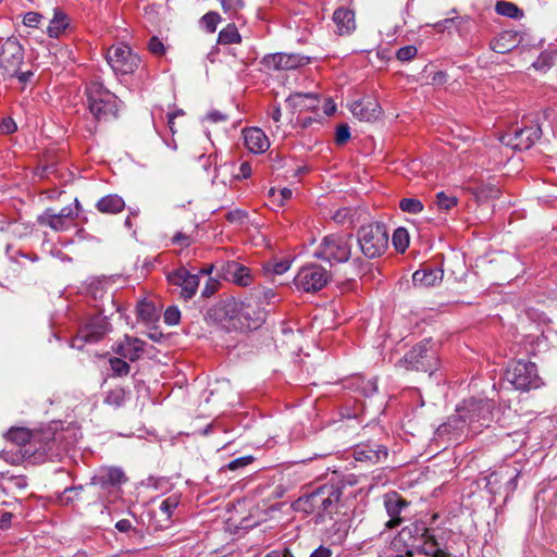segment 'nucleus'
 Listing matches in <instances>:
<instances>
[{
    "mask_svg": "<svg viewBox=\"0 0 557 557\" xmlns=\"http://www.w3.org/2000/svg\"><path fill=\"white\" fill-rule=\"evenodd\" d=\"M492 405L485 400L471 401L469 408L458 409V419L472 424L478 422L480 426H487L491 421Z\"/></svg>",
    "mask_w": 557,
    "mask_h": 557,
    "instance_id": "nucleus-15",
    "label": "nucleus"
},
{
    "mask_svg": "<svg viewBox=\"0 0 557 557\" xmlns=\"http://www.w3.org/2000/svg\"><path fill=\"white\" fill-rule=\"evenodd\" d=\"M178 500L175 496H170L162 500L160 505V511L163 513L168 519L171 518L172 512L177 507Z\"/></svg>",
    "mask_w": 557,
    "mask_h": 557,
    "instance_id": "nucleus-40",
    "label": "nucleus"
},
{
    "mask_svg": "<svg viewBox=\"0 0 557 557\" xmlns=\"http://www.w3.org/2000/svg\"><path fill=\"white\" fill-rule=\"evenodd\" d=\"M16 124L11 117L3 119L0 123V131L3 134H12L16 131Z\"/></svg>",
    "mask_w": 557,
    "mask_h": 557,
    "instance_id": "nucleus-51",
    "label": "nucleus"
},
{
    "mask_svg": "<svg viewBox=\"0 0 557 557\" xmlns=\"http://www.w3.org/2000/svg\"><path fill=\"white\" fill-rule=\"evenodd\" d=\"M24 59L23 48L15 38H8L0 51V66L9 76H15Z\"/></svg>",
    "mask_w": 557,
    "mask_h": 557,
    "instance_id": "nucleus-11",
    "label": "nucleus"
},
{
    "mask_svg": "<svg viewBox=\"0 0 557 557\" xmlns=\"http://www.w3.org/2000/svg\"><path fill=\"white\" fill-rule=\"evenodd\" d=\"M332 550L325 546H320L317 549H314L310 557H331Z\"/></svg>",
    "mask_w": 557,
    "mask_h": 557,
    "instance_id": "nucleus-55",
    "label": "nucleus"
},
{
    "mask_svg": "<svg viewBox=\"0 0 557 557\" xmlns=\"http://www.w3.org/2000/svg\"><path fill=\"white\" fill-rule=\"evenodd\" d=\"M309 62V58L296 53H272L262 59V64L267 70L289 71L296 70Z\"/></svg>",
    "mask_w": 557,
    "mask_h": 557,
    "instance_id": "nucleus-12",
    "label": "nucleus"
},
{
    "mask_svg": "<svg viewBox=\"0 0 557 557\" xmlns=\"http://www.w3.org/2000/svg\"><path fill=\"white\" fill-rule=\"evenodd\" d=\"M289 268H290V261L288 259H283V260H280V261H276V262L270 264L268 269H271V271L274 274L281 275V274L285 273L287 270H289Z\"/></svg>",
    "mask_w": 557,
    "mask_h": 557,
    "instance_id": "nucleus-47",
    "label": "nucleus"
},
{
    "mask_svg": "<svg viewBox=\"0 0 557 557\" xmlns=\"http://www.w3.org/2000/svg\"><path fill=\"white\" fill-rule=\"evenodd\" d=\"M78 205L76 199L74 207H63L59 212H55L53 209H47L38 216V222L55 232H64L74 225V221L78 215Z\"/></svg>",
    "mask_w": 557,
    "mask_h": 557,
    "instance_id": "nucleus-10",
    "label": "nucleus"
},
{
    "mask_svg": "<svg viewBox=\"0 0 557 557\" xmlns=\"http://www.w3.org/2000/svg\"><path fill=\"white\" fill-rule=\"evenodd\" d=\"M384 505L389 516V520L386 522V528H395L400 524L401 519L399 518L403 509L408 505L405 499L400 496L393 494L385 497Z\"/></svg>",
    "mask_w": 557,
    "mask_h": 557,
    "instance_id": "nucleus-23",
    "label": "nucleus"
},
{
    "mask_svg": "<svg viewBox=\"0 0 557 557\" xmlns=\"http://www.w3.org/2000/svg\"><path fill=\"white\" fill-rule=\"evenodd\" d=\"M104 401L109 405L121 406L124 401V391L114 389L107 394Z\"/></svg>",
    "mask_w": 557,
    "mask_h": 557,
    "instance_id": "nucleus-44",
    "label": "nucleus"
},
{
    "mask_svg": "<svg viewBox=\"0 0 557 557\" xmlns=\"http://www.w3.org/2000/svg\"><path fill=\"white\" fill-rule=\"evenodd\" d=\"M251 175V166L248 162H243L239 166V173L236 175L238 178H248Z\"/></svg>",
    "mask_w": 557,
    "mask_h": 557,
    "instance_id": "nucleus-54",
    "label": "nucleus"
},
{
    "mask_svg": "<svg viewBox=\"0 0 557 557\" xmlns=\"http://www.w3.org/2000/svg\"><path fill=\"white\" fill-rule=\"evenodd\" d=\"M136 311L138 318L144 321H151L154 317V306L145 300L138 302Z\"/></svg>",
    "mask_w": 557,
    "mask_h": 557,
    "instance_id": "nucleus-38",
    "label": "nucleus"
},
{
    "mask_svg": "<svg viewBox=\"0 0 557 557\" xmlns=\"http://www.w3.org/2000/svg\"><path fill=\"white\" fill-rule=\"evenodd\" d=\"M207 119L216 123V122L225 121L226 116L218 111H213L207 115Z\"/></svg>",
    "mask_w": 557,
    "mask_h": 557,
    "instance_id": "nucleus-58",
    "label": "nucleus"
},
{
    "mask_svg": "<svg viewBox=\"0 0 557 557\" xmlns=\"http://www.w3.org/2000/svg\"><path fill=\"white\" fill-rule=\"evenodd\" d=\"M361 252L369 259L381 257L388 247V233L381 223L363 225L357 233Z\"/></svg>",
    "mask_w": 557,
    "mask_h": 557,
    "instance_id": "nucleus-2",
    "label": "nucleus"
},
{
    "mask_svg": "<svg viewBox=\"0 0 557 557\" xmlns=\"http://www.w3.org/2000/svg\"><path fill=\"white\" fill-rule=\"evenodd\" d=\"M166 117H168L169 128L174 134L175 133V131H174V119L176 117V113H168Z\"/></svg>",
    "mask_w": 557,
    "mask_h": 557,
    "instance_id": "nucleus-61",
    "label": "nucleus"
},
{
    "mask_svg": "<svg viewBox=\"0 0 557 557\" xmlns=\"http://www.w3.org/2000/svg\"><path fill=\"white\" fill-rule=\"evenodd\" d=\"M265 557H293L290 552L288 549H282V550H273L269 553Z\"/></svg>",
    "mask_w": 557,
    "mask_h": 557,
    "instance_id": "nucleus-59",
    "label": "nucleus"
},
{
    "mask_svg": "<svg viewBox=\"0 0 557 557\" xmlns=\"http://www.w3.org/2000/svg\"><path fill=\"white\" fill-rule=\"evenodd\" d=\"M350 138V129L347 124H342L337 126L335 133V143L337 145H344Z\"/></svg>",
    "mask_w": 557,
    "mask_h": 557,
    "instance_id": "nucleus-42",
    "label": "nucleus"
},
{
    "mask_svg": "<svg viewBox=\"0 0 557 557\" xmlns=\"http://www.w3.org/2000/svg\"><path fill=\"white\" fill-rule=\"evenodd\" d=\"M69 26V17L59 9L54 10L52 20L50 21L47 32L50 37H59Z\"/></svg>",
    "mask_w": 557,
    "mask_h": 557,
    "instance_id": "nucleus-31",
    "label": "nucleus"
},
{
    "mask_svg": "<svg viewBox=\"0 0 557 557\" xmlns=\"http://www.w3.org/2000/svg\"><path fill=\"white\" fill-rule=\"evenodd\" d=\"M341 498V491L333 486L322 487L307 496L305 504H308L312 511H317V516L324 520L326 516L335 512Z\"/></svg>",
    "mask_w": 557,
    "mask_h": 557,
    "instance_id": "nucleus-7",
    "label": "nucleus"
},
{
    "mask_svg": "<svg viewBox=\"0 0 557 557\" xmlns=\"http://www.w3.org/2000/svg\"><path fill=\"white\" fill-rule=\"evenodd\" d=\"M495 10L499 15L511 18H519L523 15L522 11L515 3L507 1H498Z\"/></svg>",
    "mask_w": 557,
    "mask_h": 557,
    "instance_id": "nucleus-34",
    "label": "nucleus"
},
{
    "mask_svg": "<svg viewBox=\"0 0 557 557\" xmlns=\"http://www.w3.org/2000/svg\"><path fill=\"white\" fill-rule=\"evenodd\" d=\"M253 458L251 456H244V457H239V458H236L234 460H232L231 462H228L226 465V468L228 470H237L239 468H244L248 465H250L252 462Z\"/></svg>",
    "mask_w": 557,
    "mask_h": 557,
    "instance_id": "nucleus-46",
    "label": "nucleus"
},
{
    "mask_svg": "<svg viewBox=\"0 0 557 557\" xmlns=\"http://www.w3.org/2000/svg\"><path fill=\"white\" fill-rule=\"evenodd\" d=\"M226 273L238 285L247 286L251 282L249 269L238 262H228L226 265Z\"/></svg>",
    "mask_w": 557,
    "mask_h": 557,
    "instance_id": "nucleus-28",
    "label": "nucleus"
},
{
    "mask_svg": "<svg viewBox=\"0 0 557 557\" xmlns=\"http://www.w3.org/2000/svg\"><path fill=\"white\" fill-rule=\"evenodd\" d=\"M115 528L120 532H127L132 529V522L128 519H121L115 523Z\"/></svg>",
    "mask_w": 557,
    "mask_h": 557,
    "instance_id": "nucleus-56",
    "label": "nucleus"
},
{
    "mask_svg": "<svg viewBox=\"0 0 557 557\" xmlns=\"http://www.w3.org/2000/svg\"><path fill=\"white\" fill-rule=\"evenodd\" d=\"M125 207L123 198L117 195H108L97 202V209L103 213H117Z\"/></svg>",
    "mask_w": 557,
    "mask_h": 557,
    "instance_id": "nucleus-30",
    "label": "nucleus"
},
{
    "mask_svg": "<svg viewBox=\"0 0 557 557\" xmlns=\"http://www.w3.org/2000/svg\"><path fill=\"white\" fill-rule=\"evenodd\" d=\"M34 434L30 432V430L26 428H12L7 433L8 441L18 445L24 446L33 440Z\"/></svg>",
    "mask_w": 557,
    "mask_h": 557,
    "instance_id": "nucleus-32",
    "label": "nucleus"
},
{
    "mask_svg": "<svg viewBox=\"0 0 557 557\" xmlns=\"http://www.w3.org/2000/svg\"><path fill=\"white\" fill-rule=\"evenodd\" d=\"M126 481L125 474L122 469L116 467H102L91 478V485L99 486L102 490L109 487L120 486Z\"/></svg>",
    "mask_w": 557,
    "mask_h": 557,
    "instance_id": "nucleus-17",
    "label": "nucleus"
},
{
    "mask_svg": "<svg viewBox=\"0 0 557 557\" xmlns=\"http://www.w3.org/2000/svg\"><path fill=\"white\" fill-rule=\"evenodd\" d=\"M392 243L397 251L404 252L409 246L408 232L404 227H398L393 233Z\"/></svg>",
    "mask_w": 557,
    "mask_h": 557,
    "instance_id": "nucleus-35",
    "label": "nucleus"
},
{
    "mask_svg": "<svg viewBox=\"0 0 557 557\" xmlns=\"http://www.w3.org/2000/svg\"><path fill=\"white\" fill-rule=\"evenodd\" d=\"M350 111L355 117L367 122L376 120L382 113L380 103L372 97H363L354 101Z\"/></svg>",
    "mask_w": 557,
    "mask_h": 557,
    "instance_id": "nucleus-18",
    "label": "nucleus"
},
{
    "mask_svg": "<svg viewBox=\"0 0 557 557\" xmlns=\"http://www.w3.org/2000/svg\"><path fill=\"white\" fill-rule=\"evenodd\" d=\"M541 135V127L539 125H531L515 129L513 135L504 136L502 141L513 149L525 150L532 147L540 139Z\"/></svg>",
    "mask_w": 557,
    "mask_h": 557,
    "instance_id": "nucleus-14",
    "label": "nucleus"
},
{
    "mask_svg": "<svg viewBox=\"0 0 557 557\" xmlns=\"http://www.w3.org/2000/svg\"><path fill=\"white\" fill-rule=\"evenodd\" d=\"M42 18V15L37 12H27L24 15L23 23L28 27H37Z\"/></svg>",
    "mask_w": 557,
    "mask_h": 557,
    "instance_id": "nucleus-50",
    "label": "nucleus"
},
{
    "mask_svg": "<svg viewBox=\"0 0 557 557\" xmlns=\"http://www.w3.org/2000/svg\"><path fill=\"white\" fill-rule=\"evenodd\" d=\"M173 243L183 247H187L190 244V239L187 235L180 232L173 237Z\"/></svg>",
    "mask_w": 557,
    "mask_h": 557,
    "instance_id": "nucleus-53",
    "label": "nucleus"
},
{
    "mask_svg": "<svg viewBox=\"0 0 557 557\" xmlns=\"http://www.w3.org/2000/svg\"><path fill=\"white\" fill-rule=\"evenodd\" d=\"M243 135L246 147L253 153H262L270 147L267 135L260 128L245 129Z\"/></svg>",
    "mask_w": 557,
    "mask_h": 557,
    "instance_id": "nucleus-22",
    "label": "nucleus"
},
{
    "mask_svg": "<svg viewBox=\"0 0 557 557\" xmlns=\"http://www.w3.org/2000/svg\"><path fill=\"white\" fill-rule=\"evenodd\" d=\"M517 42L516 34L504 32L492 41L491 47L497 53H507L516 47Z\"/></svg>",
    "mask_w": 557,
    "mask_h": 557,
    "instance_id": "nucleus-29",
    "label": "nucleus"
},
{
    "mask_svg": "<svg viewBox=\"0 0 557 557\" xmlns=\"http://www.w3.org/2000/svg\"><path fill=\"white\" fill-rule=\"evenodd\" d=\"M352 244L354 238L350 234L327 235L314 251V257L327 262H346L351 256Z\"/></svg>",
    "mask_w": 557,
    "mask_h": 557,
    "instance_id": "nucleus-4",
    "label": "nucleus"
},
{
    "mask_svg": "<svg viewBox=\"0 0 557 557\" xmlns=\"http://www.w3.org/2000/svg\"><path fill=\"white\" fill-rule=\"evenodd\" d=\"M399 208L406 213L418 214L423 210L424 206L417 198H404L399 201Z\"/></svg>",
    "mask_w": 557,
    "mask_h": 557,
    "instance_id": "nucleus-36",
    "label": "nucleus"
},
{
    "mask_svg": "<svg viewBox=\"0 0 557 557\" xmlns=\"http://www.w3.org/2000/svg\"><path fill=\"white\" fill-rule=\"evenodd\" d=\"M281 196L283 200H288L293 196V190L289 188H282L281 189Z\"/></svg>",
    "mask_w": 557,
    "mask_h": 557,
    "instance_id": "nucleus-63",
    "label": "nucleus"
},
{
    "mask_svg": "<svg viewBox=\"0 0 557 557\" xmlns=\"http://www.w3.org/2000/svg\"><path fill=\"white\" fill-rule=\"evenodd\" d=\"M281 109L278 107H274L272 112H271V117L273 119L274 122H280L281 120Z\"/></svg>",
    "mask_w": 557,
    "mask_h": 557,
    "instance_id": "nucleus-62",
    "label": "nucleus"
},
{
    "mask_svg": "<svg viewBox=\"0 0 557 557\" xmlns=\"http://www.w3.org/2000/svg\"><path fill=\"white\" fill-rule=\"evenodd\" d=\"M242 37L238 33L237 27L234 24H228L224 27L218 37V42L221 45H230V44H238L240 42Z\"/></svg>",
    "mask_w": 557,
    "mask_h": 557,
    "instance_id": "nucleus-33",
    "label": "nucleus"
},
{
    "mask_svg": "<svg viewBox=\"0 0 557 557\" xmlns=\"http://www.w3.org/2000/svg\"><path fill=\"white\" fill-rule=\"evenodd\" d=\"M233 309L238 312L242 326L258 329L265 320V311L251 302H235Z\"/></svg>",
    "mask_w": 557,
    "mask_h": 557,
    "instance_id": "nucleus-16",
    "label": "nucleus"
},
{
    "mask_svg": "<svg viewBox=\"0 0 557 557\" xmlns=\"http://www.w3.org/2000/svg\"><path fill=\"white\" fill-rule=\"evenodd\" d=\"M87 104L90 113L98 120L115 117L117 98L99 83H91L86 88Z\"/></svg>",
    "mask_w": 557,
    "mask_h": 557,
    "instance_id": "nucleus-3",
    "label": "nucleus"
},
{
    "mask_svg": "<svg viewBox=\"0 0 557 557\" xmlns=\"http://www.w3.org/2000/svg\"><path fill=\"white\" fill-rule=\"evenodd\" d=\"M333 21L338 35H348L356 28L355 13L349 9H337L333 14Z\"/></svg>",
    "mask_w": 557,
    "mask_h": 557,
    "instance_id": "nucleus-25",
    "label": "nucleus"
},
{
    "mask_svg": "<svg viewBox=\"0 0 557 557\" xmlns=\"http://www.w3.org/2000/svg\"><path fill=\"white\" fill-rule=\"evenodd\" d=\"M426 525L423 522H414L404 527L392 540L385 552V557H412L418 553L421 536L425 535Z\"/></svg>",
    "mask_w": 557,
    "mask_h": 557,
    "instance_id": "nucleus-1",
    "label": "nucleus"
},
{
    "mask_svg": "<svg viewBox=\"0 0 557 557\" xmlns=\"http://www.w3.org/2000/svg\"><path fill=\"white\" fill-rule=\"evenodd\" d=\"M247 218V214L243 210H234L227 213L226 219L232 223H243Z\"/></svg>",
    "mask_w": 557,
    "mask_h": 557,
    "instance_id": "nucleus-52",
    "label": "nucleus"
},
{
    "mask_svg": "<svg viewBox=\"0 0 557 557\" xmlns=\"http://www.w3.org/2000/svg\"><path fill=\"white\" fill-rule=\"evenodd\" d=\"M418 554H423L429 557H450L448 549L435 539L434 534L431 533L428 528L425 535L421 536Z\"/></svg>",
    "mask_w": 557,
    "mask_h": 557,
    "instance_id": "nucleus-21",
    "label": "nucleus"
},
{
    "mask_svg": "<svg viewBox=\"0 0 557 557\" xmlns=\"http://www.w3.org/2000/svg\"><path fill=\"white\" fill-rule=\"evenodd\" d=\"M181 312L176 307H169L164 312V322L169 325H175L180 322Z\"/></svg>",
    "mask_w": 557,
    "mask_h": 557,
    "instance_id": "nucleus-45",
    "label": "nucleus"
},
{
    "mask_svg": "<svg viewBox=\"0 0 557 557\" xmlns=\"http://www.w3.org/2000/svg\"><path fill=\"white\" fill-rule=\"evenodd\" d=\"M22 84H26L32 81L34 73L32 71L20 72L15 75Z\"/></svg>",
    "mask_w": 557,
    "mask_h": 557,
    "instance_id": "nucleus-57",
    "label": "nucleus"
},
{
    "mask_svg": "<svg viewBox=\"0 0 557 557\" xmlns=\"http://www.w3.org/2000/svg\"><path fill=\"white\" fill-rule=\"evenodd\" d=\"M443 270L438 268H423L417 270L412 275V282L416 286H434L443 280Z\"/></svg>",
    "mask_w": 557,
    "mask_h": 557,
    "instance_id": "nucleus-26",
    "label": "nucleus"
},
{
    "mask_svg": "<svg viewBox=\"0 0 557 557\" xmlns=\"http://www.w3.org/2000/svg\"><path fill=\"white\" fill-rule=\"evenodd\" d=\"M330 273L321 265L311 263L304 265L294 278L298 289L306 293L322 289L330 280Z\"/></svg>",
    "mask_w": 557,
    "mask_h": 557,
    "instance_id": "nucleus-8",
    "label": "nucleus"
},
{
    "mask_svg": "<svg viewBox=\"0 0 557 557\" xmlns=\"http://www.w3.org/2000/svg\"><path fill=\"white\" fill-rule=\"evenodd\" d=\"M417 52L414 46H406L398 49L396 55L399 61H410L417 55Z\"/></svg>",
    "mask_w": 557,
    "mask_h": 557,
    "instance_id": "nucleus-43",
    "label": "nucleus"
},
{
    "mask_svg": "<svg viewBox=\"0 0 557 557\" xmlns=\"http://www.w3.org/2000/svg\"><path fill=\"white\" fill-rule=\"evenodd\" d=\"M168 281L175 286L181 287V296L184 299L193 298L199 286L198 274H193L185 268L176 269L168 273Z\"/></svg>",
    "mask_w": 557,
    "mask_h": 557,
    "instance_id": "nucleus-13",
    "label": "nucleus"
},
{
    "mask_svg": "<svg viewBox=\"0 0 557 557\" xmlns=\"http://www.w3.org/2000/svg\"><path fill=\"white\" fill-rule=\"evenodd\" d=\"M334 111H335V106L333 103H331L330 101H327V103L325 106V109H324V112L327 115H331Z\"/></svg>",
    "mask_w": 557,
    "mask_h": 557,
    "instance_id": "nucleus-64",
    "label": "nucleus"
},
{
    "mask_svg": "<svg viewBox=\"0 0 557 557\" xmlns=\"http://www.w3.org/2000/svg\"><path fill=\"white\" fill-rule=\"evenodd\" d=\"M145 343L137 338L125 336V338L119 344L116 352L123 358L135 361L140 358L144 352Z\"/></svg>",
    "mask_w": 557,
    "mask_h": 557,
    "instance_id": "nucleus-24",
    "label": "nucleus"
},
{
    "mask_svg": "<svg viewBox=\"0 0 557 557\" xmlns=\"http://www.w3.org/2000/svg\"><path fill=\"white\" fill-rule=\"evenodd\" d=\"M220 15L216 12L211 11L202 16L201 22L209 33H214L216 30L218 24L220 23Z\"/></svg>",
    "mask_w": 557,
    "mask_h": 557,
    "instance_id": "nucleus-39",
    "label": "nucleus"
},
{
    "mask_svg": "<svg viewBox=\"0 0 557 557\" xmlns=\"http://www.w3.org/2000/svg\"><path fill=\"white\" fill-rule=\"evenodd\" d=\"M148 48L154 55H162L165 52L163 42L157 37H152L149 40Z\"/></svg>",
    "mask_w": 557,
    "mask_h": 557,
    "instance_id": "nucleus-49",
    "label": "nucleus"
},
{
    "mask_svg": "<svg viewBox=\"0 0 557 557\" xmlns=\"http://www.w3.org/2000/svg\"><path fill=\"white\" fill-rule=\"evenodd\" d=\"M398 366L405 370H416L432 374L437 369V357L430 346V342L425 341L408 351L398 361Z\"/></svg>",
    "mask_w": 557,
    "mask_h": 557,
    "instance_id": "nucleus-6",
    "label": "nucleus"
},
{
    "mask_svg": "<svg viewBox=\"0 0 557 557\" xmlns=\"http://www.w3.org/2000/svg\"><path fill=\"white\" fill-rule=\"evenodd\" d=\"M458 200L455 196L440 191L436 194V206L440 210L449 211L457 205Z\"/></svg>",
    "mask_w": 557,
    "mask_h": 557,
    "instance_id": "nucleus-37",
    "label": "nucleus"
},
{
    "mask_svg": "<svg viewBox=\"0 0 557 557\" xmlns=\"http://www.w3.org/2000/svg\"><path fill=\"white\" fill-rule=\"evenodd\" d=\"M12 515L10 512H4L0 518V528H7L11 522Z\"/></svg>",
    "mask_w": 557,
    "mask_h": 557,
    "instance_id": "nucleus-60",
    "label": "nucleus"
},
{
    "mask_svg": "<svg viewBox=\"0 0 557 557\" xmlns=\"http://www.w3.org/2000/svg\"><path fill=\"white\" fill-rule=\"evenodd\" d=\"M224 12L235 13L244 7L243 0H221Z\"/></svg>",
    "mask_w": 557,
    "mask_h": 557,
    "instance_id": "nucleus-48",
    "label": "nucleus"
},
{
    "mask_svg": "<svg viewBox=\"0 0 557 557\" xmlns=\"http://www.w3.org/2000/svg\"><path fill=\"white\" fill-rule=\"evenodd\" d=\"M286 102L289 107L293 109H299V110H313L318 106V98L314 94L307 92H296L290 95Z\"/></svg>",
    "mask_w": 557,
    "mask_h": 557,
    "instance_id": "nucleus-27",
    "label": "nucleus"
},
{
    "mask_svg": "<svg viewBox=\"0 0 557 557\" xmlns=\"http://www.w3.org/2000/svg\"><path fill=\"white\" fill-rule=\"evenodd\" d=\"M107 61L116 74H131L140 63L137 54L133 53L131 48L124 44L111 46L107 51Z\"/></svg>",
    "mask_w": 557,
    "mask_h": 557,
    "instance_id": "nucleus-9",
    "label": "nucleus"
},
{
    "mask_svg": "<svg viewBox=\"0 0 557 557\" xmlns=\"http://www.w3.org/2000/svg\"><path fill=\"white\" fill-rule=\"evenodd\" d=\"M111 369L117 375H126L129 372V364L120 358H112L110 360Z\"/></svg>",
    "mask_w": 557,
    "mask_h": 557,
    "instance_id": "nucleus-41",
    "label": "nucleus"
},
{
    "mask_svg": "<svg viewBox=\"0 0 557 557\" xmlns=\"http://www.w3.org/2000/svg\"><path fill=\"white\" fill-rule=\"evenodd\" d=\"M110 324L107 317L96 315L78 333V337L85 343H96L109 332Z\"/></svg>",
    "mask_w": 557,
    "mask_h": 557,
    "instance_id": "nucleus-19",
    "label": "nucleus"
},
{
    "mask_svg": "<svg viewBox=\"0 0 557 557\" xmlns=\"http://www.w3.org/2000/svg\"><path fill=\"white\" fill-rule=\"evenodd\" d=\"M354 456L357 461L376 465L386 460L388 451L380 444H363L356 447Z\"/></svg>",
    "mask_w": 557,
    "mask_h": 557,
    "instance_id": "nucleus-20",
    "label": "nucleus"
},
{
    "mask_svg": "<svg viewBox=\"0 0 557 557\" xmlns=\"http://www.w3.org/2000/svg\"><path fill=\"white\" fill-rule=\"evenodd\" d=\"M505 376L516 389L522 392L539 388L543 385V381L537 373V367L531 361L518 360L511 362Z\"/></svg>",
    "mask_w": 557,
    "mask_h": 557,
    "instance_id": "nucleus-5",
    "label": "nucleus"
}]
</instances>
